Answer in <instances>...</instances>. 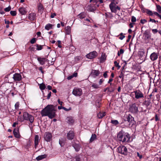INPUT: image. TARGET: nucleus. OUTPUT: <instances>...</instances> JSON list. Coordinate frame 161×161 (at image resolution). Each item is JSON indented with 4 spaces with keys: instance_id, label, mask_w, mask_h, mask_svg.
<instances>
[{
    "instance_id": "nucleus-1",
    "label": "nucleus",
    "mask_w": 161,
    "mask_h": 161,
    "mask_svg": "<svg viewBox=\"0 0 161 161\" xmlns=\"http://www.w3.org/2000/svg\"><path fill=\"white\" fill-rule=\"evenodd\" d=\"M55 111L54 106L48 105L42 110L41 114L42 116H48L50 118L52 119L55 117Z\"/></svg>"
},
{
    "instance_id": "nucleus-2",
    "label": "nucleus",
    "mask_w": 161,
    "mask_h": 161,
    "mask_svg": "<svg viewBox=\"0 0 161 161\" xmlns=\"http://www.w3.org/2000/svg\"><path fill=\"white\" fill-rule=\"evenodd\" d=\"M118 140L122 142H127L129 141L130 137L128 133L123 130L120 131L117 135Z\"/></svg>"
},
{
    "instance_id": "nucleus-3",
    "label": "nucleus",
    "mask_w": 161,
    "mask_h": 161,
    "mask_svg": "<svg viewBox=\"0 0 161 161\" xmlns=\"http://www.w3.org/2000/svg\"><path fill=\"white\" fill-rule=\"evenodd\" d=\"M23 118H22L20 116L18 117V119L19 121H22L24 120H29L31 123H32L34 120L33 116L29 114L26 112H25L23 113Z\"/></svg>"
},
{
    "instance_id": "nucleus-4",
    "label": "nucleus",
    "mask_w": 161,
    "mask_h": 161,
    "mask_svg": "<svg viewBox=\"0 0 161 161\" xmlns=\"http://www.w3.org/2000/svg\"><path fill=\"white\" fill-rule=\"evenodd\" d=\"M117 4L113 1V2H111L109 4V7L112 12L116 13L117 10L120 9V8L117 5Z\"/></svg>"
},
{
    "instance_id": "nucleus-5",
    "label": "nucleus",
    "mask_w": 161,
    "mask_h": 161,
    "mask_svg": "<svg viewBox=\"0 0 161 161\" xmlns=\"http://www.w3.org/2000/svg\"><path fill=\"white\" fill-rule=\"evenodd\" d=\"M117 151L119 153L126 155L127 154V149L126 147L124 146H121L117 148Z\"/></svg>"
},
{
    "instance_id": "nucleus-6",
    "label": "nucleus",
    "mask_w": 161,
    "mask_h": 161,
    "mask_svg": "<svg viewBox=\"0 0 161 161\" xmlns=\"http://www.w3.org/2000/svg\"><path fill=\"white\" fill-rule=\"evenodd\" d=\"M72 93L75 96H80L82 94V90L80 88H75L72 92Z\"/></svg>"
},
{
    "instance_id": "nucleus-7",
    "label": "nucleus",
    "mask_w": 161,
    "mask_h": 161,
    "mask_svg": "<svg viewBox=\"0 0 161 161\" xmlns=\"http://www.w3.org/2000/svg\"><path fill=\"white\" fill-rule=\"evenodd\" d=\"M97 53L96 51H93L87 54L86 57L87 58L92 59L95 58L97 56Z\"/></svg>"
},
{
    "instance_id": "nucleus-8",
    "label": "nucleus",
    "mask_w": 161,
    "mask_h": 161,
    "mask_svg": "<svg viewBox=\"0 0 161 161\" xmlns=\"http://www.w3.org/2000/svg\"><path fill=\"white\" fill-rule=\"evenodd\" d=\"M13 78L14 81H19L21 80L22 76L20 74L15 73L13 75Z\"/></svg>"
},
{
    "instance_id": "nucleus-9",
    "label": "nucleus",
    "mask_w": 161,
    "mask_h": 161,
    "mask_svg": "<svg viewBox=\"0 0 161 161\" xmlns=\"http://www.w3.org/2000/svg\"><path fill=\"white\" fill-rule=\"evenodd\" d=\"M135 94V97L136 99H138L143 97V95L142 92L140 90H136L134 92Z\"/></svg>"
},
{
    "instance_id": "nucleus-10",
    "label": "nucleus",
    "mask_w": 161,
    "mask_h": 161,
    "mask_svg": "<svg viewBox=\"0 0 161 161\" xmlns=\"http://www.w3.org/2000/svg\"><path fill=\"white\" fill-rule=\"evenodd\" d=\"M130 111L132 113H136L138 111V107L135 103L132 104L129 108Z\"/></svg>"
},
{
    "instance_id": "nucleus-11",
    "label": "nucleus",
    "mask_w": 161,
    "mask_h": 161,
    "mask_svg": "<svg viewBox=\"0 0 161 161\" xmlns=\"http://www.w3.org/2000/svg\"><path fill=\"white\" fill-rule=\"evenodd\" d=\"M52 138V135L51 134L48 132H47L45 133L44 135V138L47 142H49Z\"/></svg>"
},
{
    "instance_id": "nucleus-12",
    "label": "nucleus",
    "mask_w": 161,
    "mask_h": 161,
    "mask_svg": "<svg viewBox=\"0 0 161 161\" xmlns=\"http://www.w3.org/2000/svg\"><path fill=\"white\" fill-rule=\"evenodd\" d=\"M74 131L70 130L68 133L67 137L68 139L71 140L74 138Z\"/></svg>"
},
{
    "instance_id": "nucleus-13",
    "label": "nucleus",
    "mask_w": 161,
    "mask_h": 161,
    "mask_svg": "<svg viewBox=\"0 0 161 161\" xmlns=\"http://www.w3.org/2000/svg\"><path fill=\"white\" fill-rule=\"evenodd\" d=\"M99 73L100 72L99 70L93 69L92 71L91 75L94 77H96L99 75Z\"/></svg>"
},
{
    "instance_id": "nucleus-14",
    "label": "nucleus",
    "mask_w": 161,
    "mask_h": 161,
    "mask_svg": "<svg viewBox=\"0 0 161 161\" xmlns=\"http://www.w3.org/2000/svg\"><path fill=\"white\" fill-rule=\"evenodd\" d=\"M158 58V55L157 53H153L151 54L150 56L151 59L152 61H154L156 60Z\"/></svg>"
},
{
    "instance_id": "nucleus-15",
    "label": "nucleus",
    "mask_w": 161,
    "mask_h": 161,
    "mask_svg": "<svg viewBox=\"0 0 161 161\" xmlns=\"http://www.w3.org/2000/svg\"><path fill=\"white\" fill-rule=\"evenodd\" d=\"M39 137L38 135H36L35 137V147L36 148L39 143Z\"/></svg>"
},
{
    "instance_id": "nucleus-16",
    "label": "nucleus",
    "mask_w": 161,
    "mask_h": 161,
    "mask_svg": "<svg viewBox=\"0 0 161 161\" xmlns=\"http://www.w3.org/2000/svg\"><path fill=\"white\" fill-rule=\"evenodd\" d=\"M13 133L14 136L17 138H19L20 135L19 133V130L17 129H15L13 130Z\"/></svg>"
},
{
    "instance_id": "nucleus-17",
    "label": "nucleus",
    "mask_w": 161,
    "mask_h": 161,
    "mask_svg": "<svg viewBox=\"0 0 161 161\" xmlns=\"http://www.w3.org/2000/svg\"><path fill=\"white\" fill-rule=\"evenodd\" d=\"M36 14L32 13L29 14L28 18L30 20H33L36 18Z\"/></svg>"
},
{
    "instance_id": "nucleus-18",
    "label": "nucleus",
    "mask_w": 161,
    "mask_h": 161,
    "mask_svg": "<svg viewBox=\"0 0 161 161\" xmlns=\"http://www.w3.org/2000/svg\"><path fill=\"white\" fill-rule=\"evenodd\" d=\"M19 10L20 13L22 15H25L27 13L25 8L24 7L19 8Z\"/></svg>"
},
{
    "instance_id": "nucleus-19",
    "label": "nucleus",
    "mask_w": 161,
    "mask_h": 161,
    "mask_svg": "<svg viewBox=\"0 0 161 161\" xmlns=\"http://www.w3.org/2000/svg\"><path fill=\"white\" fill-rule=\"evenodd\" d=\"M38 10L39 13L41 14L43 12L44 10V8L42 5L39 4L38 7Z\"/></svg>"
},
{
    "instance_id": "nucleus-20",
    "label": "nucleus",
    "mask_w": 161,
    "mask_h": 161,
    "mask_svg": "<svg viewBox=\"0 0 161 161\" xmlns=\"http://www.w3.org/2000/svg\"><path fill=\"white\" fill-rule=\"evenodd\" d=\"M86 8L88 11L91 12H93L95 9V8L92 5H88Z\"/></svg>"
},
{
    "instance_id": "nucleus-21",
    "label": "nucleus",
    "mask_w": 161,
    "mask_h": 161,
    "mask_svg": "<svg viewBox=\"0 0 161 161\" xmlns=\"http://www.w3.org/2000/svg\"><path fill=\"white\" fill-rule=\"evenodd\" d=\"M66 120L67 122L70 124H72L74 122V120L72 117H68L66 119Z\"/></svg>"
},
{
    "instance_id": "nucleus-22",
    "label": "nucleus",
    "mask_w": 161,
    "mask_h": 161,
    "mask_svg": "<svg viewBox=\"0 0 161 161\" xmlns=\"http://www.w3.org/2000/svg\"><path fill=\"white\" fill-rule=\"evenodd\" d=\"M73 146L77 152L80 149V146L78 144H73Z\"/></svg>"
},
{
    "instance_id": "nucleus-23",
    "label": "nucleus",
    "mask_w": 161,
    "mask_h": 161,
    "mask_svg": "<svg viewBox=\"0 0 161 161\" xmlns=\"http://www.w3.org/2000/svg\"><path fill=\"white\" fill-rule=\"evenodd\" d=\"M65 139L64 138H61L59 140V144L61 147L64 146L65 143Z\"/></svg>"
},
{
    "instance_id": "nucleus-24",
    "label": "nucleus",
    "mask_w": 161,
    "mask_h": 161,
    "mask_svg": "<svg viewBox=\"0 0 161 161\" xmlns=\"http://www.w3.org/2000/svg\"><path fill=\"white\" fill-rule=\"evenodd\" d=\"M46 155L45 154L42 155H41L39 156L36 158V159L38 161L42 159L45 158L46 157Z\"/></svg>"
},
{
    "instance_id": "nucleus-25",
    "label": "nucleus",
    "mask_w": 161,
    "mask_h": 161,
    "mask_svg": "<svg viewBox=\"0 0 161 161\" xmlns=\"http://www.w3.org/2000/svg\"><path fill=\"white\" fill-rule=\"evenodd\" d=\"M105 115L106 113L105 112H99L97 114V117L101 119L105 116Z\"/></svg>"
},
{
    "instance_id": "nucleus-26",
    "label": "nucleus",
    "mask_w": 161,
    "mask_h": 161,
    "mask_svg": "<svg viewBox=\"0 0 161 161\" xmlns=\"http://www.w3.org/2000/svg\"><path fill=\"white\" fill-rule=\"evenodd\" d=\"M86 14L84 12H82L79 14L78 16L79 18L80 19H82L86 17Z\"/></svg>"
},
{
    "instance_id": "nucleus-27",
    "label": "nucleus",
    "mask_w": 161,
    "mask_h": 161,
    "mask_svg": "<svg viewBox=\"0 0 161 161\" xmlns=\"http://www.w3.org/2000/svg\"><path fill=\"white\" fill-rule=\"evenodd\" d=\"M38 60L39 62L42 65L45 64V59L44 58H38Z\"/></svg>"
},
{
    "instance_id": "nucleus-28",
    "label": "nucleus",
    "mask_w": 161,
    "mask_h": 161,
    "mask_svg": "<svg viewBox=\"0 0 161 161\" xmlns=\"http://www.w3.org/2000/svg\"><path fill=\"white\" fill-rule=\"evenodd\" d=\"M53 26V25L52 24H48L46 25L45 26V28L46 29L48 30L52 28V27Z\"/></svg>"
},
{
    "instance_id": "nucleus-29",
    "label": "nucleus",
    "mask_w": 161,
    "mask_h": 161,
    "mask_svg": "<svg viewBox=\"0 0 161 161\" xmlns=\"http://www.w3.org/2000/svg\"><path fill=\"white\" fill-rule=\"evenodd\" d=\"M92 86L94 88L98 89L100 88V86L98 84L96 83H93L92 85Z\"/></svg>"
},
{
    "instance_id": "nucleus-30",
    "label": "nucleus",
    "mask_w": 161,
    "mask_h": 161,
    "mask_svg": "<svg viewBox=\"0 0 161 161\" xmlns=\"http://www.w3.org/2000/svg\"><path fill=\"white\" fill-rule=\"evenodd\" d=\"M133 118L130 115H129L127 117L126 120L129 122H130L132 120Z\"/></svg>"
},
{
    "instance_id": "nucleus-31",
    "label": "nucleus",
    "mask_w": 161,
    "mask_h": 161,
    "mask_svg": "<svg viewBox=\"0 0 161 161\" xmlns=\"http://www.w3.org/2000/svg\"><path fill=\"white\" fill-rule=\"evenodd\" d=\"M39 87L41 90H43L45 88L46 86L44 84L42 83L40 84Z\"/></svg>"
},
{
    "instance_id": "nucleus-32",
    "label": "nucleus",
    "mask_w": 161,
    "mask_h": 161,
    "mask_svg": "<svg viewBox=\"0 0 161 161\" xmlns=\"http://www.w3.org/2000/svg\"><path fill=\"white\" fill-rule=\"evenodd\" d=\"M43 46V45H41L38 44H36V50L38 51L41 50L42 49V47Z\"/></svg>"
},
{
    "instance_id": "nucleus-33",
    "label": "nucleus",
    "mask_w": 161,
    "mask_h": 161,
    "mask_svg": "<svg viewBox=\"0 0 161 161\" xmlns=\"http://www.w3.org/2000/svg\"><path fill=\"white\" fill-rule=\"evenodd\" d=\"M96 136L95 134H92L90 139V141L92 142L96 138Z\"/></svg>"
},
{
    "instance_id": "nucleus-34",
    "label": "nucleus",
    "mask_w": 161,
    "mask_h": 161,
    "mask_svg": "<svg viewBox=\"0 0 161 161\" xmlns=\"http://www.w3.org/2000/svg\"><path fill=\"white\" fill-rule=\"evenodd\" d=\"M15 108L16 110L19 109V102H17L15 104Z\"/></svg>"
},
{
    "instance_id": "nucleus-35",
    "label": "nucleus",
    "mask_w": 161,
    "mask_h": 161,
    "mask_svg": "<svg viewBox=\"0 0 161 161\" xmlns=\"http://www.w3.org/2000/svg\"><path fill=\"white\" fill-rule=\"evenodd\" d=\"M111 123L115 125H116L119 124L118 121L116 120H112Z\"/></svg>"
},
{
    "instance_id": "nucleus-36",
    "label": "nucleus",
    "mask_w": 161,
    "mask_h": 161,
    "mask_svg": "<svg viewBox=\"0 0 161 161\" xmlns=\"http://www.w3.org/2000/svg\"><path fill=\"white\" fill-rule=\"evenodd\" d=\"M157 11L159 13H161V7L159 5L157 6Z\"/></svg>"
},
{
    "instance_id": "nucleus-37",
    "label": "nucleus",
    "mask_w": 161,
    "mask_h": 161,
    "mask_svg": "<svg viewBox=\"0 0 161 161\" xmlns=\"http://www.w3.org/2000/svg\"><path fill=\"white\" fill-rule=\"evenodd\" d=\"M67 30L66 31V33L67 34L69 35L70 33L71 29L70 27H67Z\"/></svg>"
},
{
    "instance_id": "nucleus-38",
    "label": "nucleus",
    "mask_w": 161,
    "mask_h": 161,
    "mask_svg": "<svg viewBox=\"0 0 161 161\" xmlns=\"http://www.w3.org/2000/svg\"><path fill=\"white\" fill-rule=\"evenodd\" d=\"M11 14L13 16H15L16 15V12L15 11H11L10 12Z\"/></svg>"
},
{
    "instance_id": "nucleus-39",
    "label": "nucleus",
    "mask_w": 161,
    "mask_h": 161,
    "mask_svg": "<svg viewBox=\"0 0 161 161\" xmlns=\"http://www.w3.org/2000/svg\"><path fill=\"white\" fill-rule=\"evenodd\" d=\"M146 13L150 15H153V13L151 11L149 10H147Z\"/></svg>"
},
{
    "instance_id": "nucleus-40",
    "label": "nucleus",
    "mask_w": 161,
    "mask_h": 161,
    "mask_svg": "<svg viewBox=\"0 0 161 161\" xmlns=\"http://www.w3.org/2000/svg\"><path fill=\"white\" fill-rule=\"evenodd\" d=\"M105 60V58L104 55H102L101 57L100 61L101 62H103Z\"/></svg>"
},
{
    "instance_id": "nucleus-41",
    "label": "nucleus",
    "mask_w": 161,
    "mask_h": 161,
    "mask_svg": "<svg viewBox=\"0 0 161 161\" xmlns=\"http://www.w3.org/2000/svg\"><path fill=\"white\" fill-rule=\"evenodd\" d=\"M115 66L116 67H118V69H119L120 67V66L119 65V63L116 61H115L114 62Z\"/></svg>"
},
{
    "instance_id": "nucleus-42",
    "label": "nucleus",
    "mask_w": 161,
    "mask_h": 161,
    "mask_svg": "<svg viewBox=\"0 0 161 161\" xmlns=\"http://www.w3.org/2000/svg\"><path fill=\"white\" fill-rule=\"evenodd\" d=\"M11 9V7L10 6H9L8 7L5 8L4 9V10L6 12H8L10 11Z\"/></svg>"
},
{
    "instance_id": "nucleus-43",
    "label": "nucleus",
    "mask_w": 161,
    "mask_h": 161,
    "mask_svg": "<svg viewBox=\"0 0 161 161\" xmlns=\"http://www.w3.org/2000/svg\"><path fill=\"white\" fill-rule=\"evenodd\" d=\"M147 22V21L145 19H142L140 20V23L143 24Z\"/></svg>"
},
{
    "instance_id": "nucleus-44",
    "label": "nucleus",
    "mask_w": 161,
    "mask_h": 161,
    "mask_svg": "<svg viewBox=\"0 0 161 161\" xmlns=\"http://www.w3.org/2000/svg\"><path fill=\"white\" fill-rule=\"evenodd\" d=\"M107 89H108V91L110 92H112L114 91V89L112 88L107 87Z\"/></svg>"
},
{
    "instance_id": "nucleus-45",
    "label": "nucleus",
    "mask_w": 161,
    "mask_h": 161,
    "mask_svg": "<svg viewBox=\"0 0 161 161\" xmlns=\"http://www.w3.org/2000/svg\"><path fill=\"white\" fill-rule=\"evenodd\" d=\"M136 21V19L135 17L134 16H132L131 19V21L133 22H135Z\"/></svg>"
},
{
    "instance_id": "nucleus-46",
    "label": "nucleus",
    "mask_w": 161,
    "mask_h": 161,
    "mask_svg": "<svg viewBox=\"0 0 161 161\" xmlns=\"http://www.w3.org/2000/svg\"><path fill=\"white\" fill-rule=\"evenodd\" d=\"M36 42V40L35 38H33L30 41V42L31 44L34 43Z\"/></svg>"
},
{
    "instance_id": "nucleus-47",
    "label": "nucleus",
    "mask_w": 161,
    "mask_h": 161,
    "mask_svg": "<svg viewBox=\"0 0 161 161\" xmlns=\"http://www.w3.org/2000/svg\"><path fill=\"white\" fill-rule=\"evenodd\" d=\"M153 14L158 16L161 19V15L159 14L158 13L155 12L153 13Z\"/></svg>"
},
{
    "instance_id": "nucleus-48",
    "label": "nucleus",
    "mask_w": 161,
    "mask_h": 161,
    "mask_svg": "<svg viewBox=\"0 0 161 161\" xmlns=\"http://www.w3.org/2000/svg\"><path fill=\"white\" fill-rule=\"evenodd\" d=\"M120 36L119 37V38L120 40H122L123 39L125 38V36L124 35H123L122 33H121L120 34Z\"/></svg>"
},
{
    "instance_id": "nucleus-49",
    "label": "nucleus",
    "mask_w": 161,
    "mask_h": 161,
    "mask_svg": "<svg viewBox=\"0 0 161 161\" xmlns=\"http://www.w3.org/2000/svg\"><path fill=\"white\" fill-rule=\"evenodd\" d=\"M152 31L153 34H155L158 32V30L157 29H153L152 30Z\"/></svg>"
},
{
    "instance_id": "nucleus-50",
    "label": "nucleus",
    "mask_w": 161,
    "mask_h": 161,
    "mask_svg": "<svg viewBox=\"0 0 161 161\" xmlns=\"http://www.w3.org/2000/svg\"><path fill=\"white\" fill-rule=\"evenodd\" d=\"M137 156L139 157V158L140 159H141L142 158V155H140L139 153L137 152Z\"/></svg>"
},
{
    "instance_id": "nucleus-51",
    "label": "nucleus",
    "mask_w": 161,
    "mask_h": 161,
    "mask_svg": "<svg viewBox=\"0 0 161 161\" xmlns=\"http://www.w3.org/2000/svg\"><path fill=\"white\" fill-rule=\"evenodd\" d=\"M75 161H80V158L79 156H77L75 157Z\"/></svg>"
},
{
    "instance_id": "nucleus-52",
    "label": "nucleus",
    "mask_w": 161,
    "mask_h": 161,
    "mask_svg": "<svg viewBox=\"0 0 161 161\" xmlns=\"http://www.w3.org/2000/svg\"><path fill=\"white\" fill-rule=\"evenodd\" d=\"M58 47L60 48L61 47V41L59 40L58 41Z\"/></svg>"
},
{
    "instance_id": "nucleus-53",
    "label": "nucleus",
    "mask_w": 161,
    "mask_h": 161,
    "mask_svg": "<svg viewBox=\"0 0 161 161\" xmlns=\"http://www.w3.org/2000/svg\"><path fill=\"white\" fill-rule=\"evenodd\" d=\"M113 80V79L112 78H110L108 81V83L110 84V85H112V83L111 82H112Z\"/></svg>"
},
{
    "instance_id": "nucleus-54",
    "label": "nucleus",
    "mask_w": 161,
    "mask_h": 161,
    "mask_svg": "<svg viewBox=\"0 0 161 161\" xmlns=\"http://www.w3.org/2000/svg\"><path fill=\"white\" fill-rule=\"evenodd\" d=\"M150 21L151 22H154V23H156V22H158V21H156L155 19H152L151 18H150Z\"/></svg>"
},
{
    "instance_id": "nucleus-55",
    "label": "nucleus",
    "mask_w": 161,
    "mask_h": 161,
    "mask_svg": "<svg viewBox=\"0 0 161 161\" xmlns=\"http://www.w3.org/2000/svg\"><path fill=\"white\" fill-rule=\"evenodd\" d=\"M63 109L66 111H68L69 110H71V108L70 107L69 109H67L65 108V107H64Z\"/></svg>"
},
{
    "instance_id": "nucleus-56",
    "label": "nucleus",
    "mask_w": 161,
    "mask_h": 161,
    "mask_svg": "<svg viewBox=\"0 0 161 161\" xmlns=\"http://www.w3.org/2000/svg\"><path fill=\"white\" fill-rule=\"evenodd\" d=\"M107 73V72L106 71L103 74V76L105 78H107L108 76Z\"/></svg>"
},
{
    "instance_id": "nucleus-57",
    "label": "nucleus",
    "mask_w": 161,
    "mask_h": 161,
    "mask_svg": "<svg viewBox=\"0 0 161 161\" xmlns=\"http://www.w3.org/2000/svg\"><path fill=\"white\" fill-rule=\"evenodd\" d=\"M103 81H104V80H103L102 79H101L99 81V86L101 85L102 84V83H103Z\"/></svg>"
},
{
    "instance_id": "nucleus-58",
    "label": "nucleus",
    "mask_w": 161,
    "mask_h": 161,
    "mask_svg": "<svg viewBox=\"0 0 161 161\" xmlns=\"http://www.w3.org/2000/svg\"><path fill=\"white\" fill-rule=\"evenodd\" d=\"M51 92H50L48 94V95H47V99H49L50 98V97H51Z\"/></svg>"
},
{
    "instance_id": "nucleus-59",
    "label": "nucleus",
    "mask_w": 161,
    "mask_h": 161,
    "mask_svg": "<svg viewBox=\"0 0 161 161\" xmlns=\"http://www.w3.org/2000/svg\"><path fill=\"white\" fill-rule=\"evenodd\" d=\"M56 15L55 13L52 14L51 15V18H53Z\"/></svg>"
},
{
    "instance_id": "nucleus-60",
    "label": "nucleus",
    "mask_w": 161,
    "mask_h": 161,
    "mask_svg": "<svg viewBox=\"0 0 161 161\" xmlns=\"http://www.w3.org/2000/svg\"><path fill=\"white\" fill-rule=\"evenodd\" d=\"M123 74L122 71L121 72L120 74L119 77L120 78H122V77H123Z\"/></svg>"
},
{
    "instance_id": "nucleus-61",
    "label": "nucleus",
    "mask_w": 161,
    "mask_h": 161,
    "mask_svg": "<svg viewBox=\"0 0 161 161\" xmlns=\"http://www.w3.org/2000/svg\"><path fill=\"white\" fill-rule=\"evenodd\" d=\"M119 52L120 53V54H122L124 52V51L123 49H121L120 50Z\"/></svg>"
},
{
    "instance_id": "nucleus-62",
    "label": "nucleus",
    "mask_w": 161,
    "mask_h": 161,
    "mask_svg": "<svg viewBox=\"0 0 161 161\" xmlns=\"http://www.w3.org/2000/svg\"><path fill=\"white\" fill-rule=\"evenodd\" d=\"M58 103L61 106L62 105V104H63V103L62 102L60 101L59 99H58Z\"/></svg>"
},
{
    "instance_id": "nucleus-63",
    "label": "nucleus",
    "mask_w": 161,
    "mask_h": 161,
    "mask_svg": "<svg viewBox=\"0 0 161 161\" xmlns=\"http://www.w3.org/2000/svg\"><path fill=\"white\" fill-rule=\"evenodd\" d=\"M5 23L8 25H9L10 23V22L9 21L7 20L6 19H5Z\"/></svg>"
},
{
    "instance_id": "nucleus-64",
    "label": "nucleus",
    "mask_w": 161,
    "mask_h": 161,
    "mask_svg": "<svg viewBox=\"0 0 161 161\" xmlns=\"http://www.w3.org/2000/svg\"><path fill=\"white\" fill-rule=\"evenodd\" d=\"M38 37H39L40 36V35H41V33L40 32H38L36 33Z\"/></svg>"
}]
</instances>
